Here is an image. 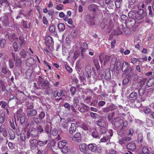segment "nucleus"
Segmentation results:
<instances>
[{"label": "nucleus", "instance_id": "1", "mask_svg": "<svg viewBox=\"0 0 154 154\" xmlns=\"http://www.w3.org/2000/svg\"><path fill=\"white\" fill-rule=\"evenodd\" d=\"M112 123L116 128H119L122 126L120 129L121 131H123L124 129L128 125L127 121L124 122L123 119L119 117L113 118L112 121Z\"/></svg>", "mask_w": 154, "mask_h": 154}, {"label": "nucleus", "instance_id": "2", "mask_svg": "<svg viewBox=\"0 0 154 154\" xmlns=\"http://www.w3.org/2000/svg\"><path fill=\"white\" fill-rule=\"evenodd\" d=\"M33 138H36L39 137V134L38 133L37 130L35 128H32L29 131H27L26 137L27 139H29L30 136Z\"/></svg>", "mask_w": 154, "mask_h": 154}, {"label": "nucleus", "instance_id": "3", "mask_svg": "<svg viewBox=\"0 0 154 154\" xmlns=\"http://www.w3.org/2000/svg\"><path fill=\"white\" fill-rule=\"evenodd\" d=\"M29 141L31 150L32 152L35 151L36 149H38V140L35 139H30L29 140Z\"/></svg>", "mask_w": 154, "mask_h": 154}, {"label": "nucleus", "instance_id": "4", "mask_svg": "<svg viewBox=\"0 0 154 154\" xmlns=\"http://www.w3.org/2000/svg\"><path fill=\"white\" fill-rule=\"evenodd\" d=\"M110 57H111L110 56L100 54L99 55V59L101 64L103 63V64L104 65H105L107 62L109 61Z\"/></svg>", "mask_w": 154, "mask_h": 154}, {"label": "nucleus", "instance_id": "5", "mask_svg": "<svg viewBox=\"0 0 154 154\" xmlns=\"http://www.w3.org/2000/svg\"><path fill=\"white\" fill-rule=\"evenodd\" d=\"M95 18L94 16H92L90 14H87L85 17V20L88 25L93 26L95 24L93 21Z\"/></svg>", "mask_w": 154, "mask_h": 154}, {"label": "nucleus", "instance_id": "6", "mask_svg": "<svg viewBox=\"0 0 154 154\" xmlns=\"http://www.w3.org/2000/svg\"><path fill=\"white\" fill-rule=\"evenodd\" d=\"M45 43L49 47H52L54 45V42L53 38L49 35H47L45 37Z\"/></svg>", "mask_w": 154, "mask_h": 154}, {"label": "nucleus", "instance_id": "7", "mask_svg": "<svg viewBox=\"0 0 154 154\" xmlns=\"http://www.w3.org/2000/svg\"><path fill=\"white\" fill-rule=\"evenodd\" d=\"M19 55L20 56V58L23 59L28 58L30 57V53L24 49L21 50L19 52Z\"/></svg>", "mask_w": 154, "mask_h": 154}, {"label": "nucleus", "instance_id": "8", "mask_svg": "<svg viewBox=\"0 0 154 154\" xmlns=\"http://www.w3.org/2000/svg\"><path fill=\"white\" fill-rule=\"evenodd\" d=\"M56 27L54 25L51 26L49 28V30L51 33L50 35H54V37L58 38V36L57 31H55Z\"/></svg>", "mask_w": 154, "mask_h": 154}, {"label": "nucleus", "instance_id": "9", "mask_svg": "<svg viewBox=\"0 0 154 154\" xmlns=\"http://www.w3.org/2000/svg\"><path fill=\"white\" fill-rule=\"evenodd\" d=\"M80 105L81 106L79 107L78 109L81 112H84L88 111L89 108L88 106L82 103H80Z\"/></svg>", "mask_w": 154, "mask_h": 154}, {"label": "nucleus", "instance_id": "10", "mask_svg": "<svg viewBox=\"0 0 154 154\" xmlns=\"http://www.w3.org/2000/svg\"><path fill=\"white\" fill-rule=\"evenodd\" d=\"M2 74L5 77H10L11 75V72L6 66H3L1 71Z\"/></svg>", "mask_w": 154, "mask_h": 154}, {"label": "nucleus", "instance_id": "11", "mask_svg": "<svg viewBox=\"0 0 154 154\" xmlns=\"http://www.w3.org/2000/svg\"><path fill=\"white\" fill-rule=\"evenodd\" d=\"M73 141L78 143L80 142L81 140V136L80 133L77 132L75 133L72 137Z\"/></svg>", "mask_w": 154, "mask_h": 154}, {"label": "nucleus", "instance_id": "12", "mask_svg": "<svg viewBox=\"0 0 154 154\" xmlns=\"http://www.w3.org/2000/svg\"><path fill=\"white\" fill-rule=\"evenodd\" d=\"M126 26L128 25L129 27L133 28V29L134 30L135 25V19H128V22L125 23Z\"/></svg>", "mask_w": 154, "mask_h": 154}, {"label": "nucleus", "instance_id": "13", "mask_svg": "<svg viewBox=\"0 0 154 154\" xmlns=\"http://www.w3.org/2000/svg\"><path fill=\"white\" fill-rule=\"evenodd\" d=\"M27 59L25 61L26 63V65L29 66H30L34 65L35 63V60L32 58H26Z\"/></svg>", "mask_w": 154, "mask_h": 154}, {"label": "nucleus", "instance_id": "14", "mask_svg": "<svg viewBox=\"0 0 154 154\" xmlns=\"http://www.w3.org/2000/svg\"><path fill=\"white\" fill-rule=\"evenodd\" d=\"M37 113V111L35 109H32L27 111L26 116L29 118L35 116Z\"/></svg>", "mask_w": 154, "mask_h": 154}, {"label": "nucleus", "instance_id": "15", "mask_svg": "<svg viewBox=\"0 0 154 154\" xmlns=\"http://www.w3.org/2000/svg\"><path fill=\"white\" fill-rule=\"evenodd\" d=\"M98 6L97 5H96L92 4L88 6V9L90 11L96 12V10L98 9Z\"/></svg>", "mask_w": 154, "mask_h": 154}, {"label": "nucleus", "instance_id": "16", "mask_svg": "<svg viewBox=\"0 0 154 154\" xmlns=\"http://www.w3.org/2000/svg\"><path fill=\"white\" fill-rule=\"evenodd\" d=\"M104 79L108 81H110L111 79L110 69L109 68L106 69V70Z\"/></svg>", "mask_w": 154, "mask_h": 154}, {"label": "nucleus", "instance_id": "17", "mask_svg": "<svg viewBox=\"0 0 154 154\" xmlns=\"http://www.w3.org/2000/svg\"><path fill=\"white\" fill-rule=\"evenodd\" d=\"M141 6L142 8H143L145 7V5L143 4H142L141 3H140V4H139V6L137 7L138 10L137 11V13L140 15H142L144 12L143 10L141 8Z\"/></svg>", "mask_w": 154, "mask_h": 154}, {"label": "nucleus", "instance_id": "18", "mask_svg": "<svg viewBox=\"0 0 154 154\" xmlns=\"http://www.w3.org/2000/svg\"><path fill=\"white\" fill-rule=\"evenodd\" d=\"M97 125L102 127L105 128L106 127V124L103 118L99 119L96 122Z\"/></svg>", "mask_w": 154, "mask_h": 154}, {"label": "nucleus", "instance_id": "19", "mask_svg": "<svg viewBox=\"0 0 154 154\" xmlns=\"http://www.w3.org/2000/svg\"><path fill=\"white\" fill-rule=\"evenodd\" d=\"M15 62V66L16 67H20L21 64L22 63V59L20 57H19L18 56L16 55V59L15 60H14Z\"/></svg>", "mask_w": 154, "mask_h": 154}, {"label": "nucleus", "instance_id": "20", "mask_svg": "<svg viewBox=\"0 0 154 154\" xmlns=\"http://www.w3.org/2000/svg\"><path fill=\"white\" fill-rule=\"evenodd\" d=\"M1 20L3 24L5 26H7L9 23V20L7 16L5 15L1 19Z\"/></svg>", "mask_w": 154, "mask_h": 154}, {"label": "nucleus", "instance_id": "21", "mask_svg": "<svg viewBox=\"0 0 154 154\" xmlns=\"http://www.w3.org/2000/svg\"><path fill=\"white\" fill-rule=\"evenodd\" d=\"M76 130V127L75 124L71 123V126L69 129V134H72L74 133L75 132Z\"/></svg>", "mask_w": 154, "mask_h": 154}, {"label": "nucleus", "instance_id": "22", "mask_svg": "<svg viewBox=\"0 0 154 154\" xmlns=\"http://www.w3.org/2000/svg\"><path fill=\"white\" fill-rule=\"evenodd\" d=\"M89 149L92 152H94L96 150L97 145L94 143H91L88 145Z\"/></svg>", "mask_w": 154, "mask_h": 154}, {"label": "nucleus", "instance_id": "23", "mask_svg": "<svg viewBox=\"0 0 154 154\" xmlns=\"http://www.w3.org/2000/svg\"><path fill=\"white\" fill-rule=\"evenodd\" d=\"M117 59L116 58H113L112 59L110 65V67L112 71H113L114 70L115 64L116 62Z\"/></svg>", "mask_w": 154, "mask_h": 154}, {"label": "nucleus", "instance_id": "24", "mask_svg": "<svg viewBox=\"0 0 154 154\" xmlns=\"http://www.w3.org/2000/svg\"><path fill=\"white\" fill-rule=\"evenodd\" d=\"M91 72H86L85 75L87 79L89 81V84H92L94 83V82L93 81L91 80Z\"/></svg>", "mask_w": 154, "mask_h": 154}, {"label": "nucleus", "instance_id": "25", "mask_svg": "<svg viewBox=\"0 0 154 154\" xmlns=\"http://www.w3.org/2000/svg\"><path fill=\"white\" fill-rule=\"evenodd\" d=\"M128 63L126 62H124L122 64L121 69L122 72H126L128 68Z\"/></svg>", "mask_w": 154, "mask_h": 154}, {"label": "nucleus", "instance_id": "26", "mask_svg": "<svg viewBox=\"0 0 154 154\" xmlns=\"http://www.w3.org/2000/svg\"><path fill=\"white\" fill-rule=\"evenodd\" d=\"M17 42L19 45V49H21L22 46L25 42L24 38L21 36H20L17 39Z\"/></svg>", "mask_w": 154, "mask_h": 154}, {"label": "nucleus", "instance_id": "27", "mask_svg": "<svg viewBox=\"0 0 154 154\" xmlns=\"http://www.w3.org/2000/svg\"><path fill=\"white\" fill-rule=\"evenodd\" d=\"M129 98L131 103L132 104V106H135V93L133 92L131 93L129 95Z\"/></svg>", "mask_w": 154, "mask_h": 154}, {"label": "nucleus", "instance_id": "28", "mask_svg": "<svg viewBox=\"0 0 154 154\" xmlns=\"http://www.w3.org/2000/svg\"><path fill=\"white\" fill-rule=\"evenodd\" d=\"M6 90L5 83L2 79L0 80V91H4Z\"/></svg>", "mask_w": 154, "mask_h": 154}, {"label": "nucleus", "instance_id": "29", "mask_svg": "<svg viewBox=\"0 0 154 154\" xmlns=\"http://www.w3.org/2000/svg\"><path fill=\"white\" fill-rule=\"evenodd\" d=\"M57 27L59 31L60 32H63L65 29V25L63 23H59Z\"/></svg>", "mask_w": 154, "mask_h": 154}, {"label": "nucleus", "instance_id": "30", "mask_svg": "<svg viewBox=\"0 0 154 154\" xmlns=\"http://www.w3.org/2000/svg\"><path fill=\"white\" fill-rule=\"evenodd\" d=\"M13 47L14 48V51L15 52H17L19 51V50L20 49H19V45L18 44L17 42L15 41L14 42L13 44Z\"/></svg>", "mask_w": 154, "mask_h": 154}, {"label": "nucleus", "instance_id": "31", "mask_svg": "<svg viewBox=\"0 0 154 154\" xmlns=\"http://www.w3.org/2000/svg\"><path fill=\"white\" fill-rule=\"evenodd\" d=\"M60 119L61 120L62 119H63L64 120V121L61 124L62 127L65 129H68V122L66 121V120H65L64 119L61 118Z\"/></svg>", "mask_w": 154, "mask_h": 154}, {"label": "nucleus", "instance_id": "32", "mask_svg": "<svg viewBox=\"0 0 154 154\" xmlns=\"http://www.w3.org/2000/svg\"><path fill=\"white\" fill-rule=\"evenodd\" d=\"M66 141L63 140L62 141H60L58 142V146L59 148L60 149L62 147H63L64 146H66Z\"/></svg>", "mask_w": 154, "mask_h": 154}, {"label": "nucleus", "instance_id": "33", "mask_svg": "<svg viewBox=\"0 0 154 154\" xmlns=\"http://www.w3.org/2000/svg\"><path fill=\"white\" fill-rule=\"evenodd\" d=\"M149 149L147 147H144L143 148L141 152H138V154H148L149 153Z\"/></svg>", "mask_w": 154, "mask_h": 154}, {"label": "nucleus", "instance_id": "34", "mask_svg": "<svg viewBox=\"0 0 154 154\" xmlns=\"http://www.w3.org/2000/svg\"><path fill=\"white\" fill-rule=\"evenodd\" d=\"M79 148L83 152H85L86 150V145L85 143H82L79 146Z\"/></svg>", "mask_w": 154, "mask_h": 154}, {"label": "nucleus", "instance_id": "35", "mask_svg": "<svg viewBox=\"0 0 154 154\" xmlns=\"http://www.w3.org/2000/svg\"><path fill=\"white\" fill-rule=\"evenodd\" d=\"M49 83L47 80H45L43 82L42 84V87L43 89H45L46 88L49 86Z\"/></svg>", "mask_w": 154, "mask_h": 154}, {"label": "nucleus", "instance_id": "36", "mask_svg": "<svg viewBox=\"0 0 154 154\" xmlns=\"http://www.w3.org/2000/svg\"><path fill=\"white\" fill-rule=\"evenodd\" d=\"M154 84V78H152L150 79L147 82L146 85L148 87L152 86Z\"/></svg>", "mask_w": 154, "mask_h": 154}, {"label": "nucleus", "instance_id": "37", "mask_svg": "<svg viewBox=\"0 0 154 154\" xmlns=\"http://www.w3.org/2000/svg\"><path fill=\"white\" fill-rule=\"evenodd\" d=\"M100 134L96 131H95L92 132V136L93 137L96 139L100 138Z\"/></svg>", "mask_w": 154, "mask_h": 154}, {"label": "nucleus", "instance_id": "38", "mask_svg": "<svg viewBox=\"0 0 154 154\" xmlns=\"http://www.w3.org/2000/svg\"><path fill=\"white\" fill-rule=\"evenodd\" d=\"M23 22V27L26 29H29L30 28V23H28L27 21H22Z\"/></svg>", "mask_w": 154, "mask_h": 154}, {"label": "nucleus", "instance_id": "39", "mask_svg": "<svg viewBox=\"0 0 154 154\" xmlns=\"http://www.w3.org/2000/svg\"><path fill=\"white\" fill-rule=\"evenodd\" d=\"M93 62L97 69V70H99L100 68V67L99 64L98 60L97 59H94Z\"/></svg>", "mask_w": 154, "mask_h": 154}, {"label": "nucleus", "instance_id": "40", "mask_svg": "<svg viewBox=\"0 0 154 154\" xmlns=\"http://www.w3.org/2000/svg\"><path fill=\"white\" fill-rule=\"evenodd\" d=\"M11 139L13 140L15 137V133L13 130L11 131L9 133Z\"/></svg>", "mask_w": 154, "mask_h": 154}, {"label": "nucleus", "instance_id": "41", "mask_svg": "<svg viewBox=\"0 0 154 154\" xmlns=\"http://www.w3.org/2000/svg\"><path fill=\"white\" fill-rule=\"evenodd\" d=\"M36 128L37 130V131H38V133L39 134L44 132V130L43 128L41 125H39L37 126Z\"/></svg>", "mask_w": 154, "mask_h": 154}, {"label": "nucleus", "instance_id": "42", "mask_svg": "<svg viewBox=\"0 0 154 154\" xmlns=\"http://www.w3.org/2000/svg\"><path fill=\"white\" fill-rule=\"evenodd\" d=\"M60 149L63 153H66L68 152L69 147L67 146H64Z\"/></svg>", "mask_w": 154, "mask_h": 154}, {"label": "nucleus", "instance_id": "43", "mask_svg": "<svg viewBox=\"0 0 154 154\" xmlns=\"http://www.w3.org/2000/svg\"><path fill=\"white\" fill-rule=\"evenodd\" d=\"M48 142V140H46L45 141H42L39 140L38 141V145L41 146H43L45 145Z\"/></svg>", "mask_w": 154, "mask_h": 154}, {"label": "nucleus", "instance_id": "44", "mask_svg": "<svg viewBox=\"0 0 154 154\" xmlns=\"http://www.w3.org/2000/svg\"><path fill=\"white\" fill-rule=\"evenodd\" d=\"M145 87H143V86H142L138 90L139 93L140 95H143L145 92Z\"/></svg>", "mask_w": 154, "mask_h": 154}, {"label": "nucleus", "instance_id": "45", "mask_svg": "<svg viewBox=\"0 0 154 154\" xmlns=\"http://www.w3.org/2000/svg\"><path fill=\"white\" fill-rule=\"evenodd\" d=\"M127 140V138L125 137H123L122 139L119 140V143L122 145L125 143L126 141Z\"/></svg>", "mask_w": 154, "mask_h": 154}, {"label": "nucleus", "instance_id": "46", "mask_svg": "<svg viewBox=\"0 0 154 154\" xmlns=\"http://www.w3.org/2000/svg\"><path fill=\"white\" fill-rule=\"evenodd\" d=\"M76 88L74 86H72L70 88V91L71 92V95L73 96L76 93Z\"/></svg>", "mask_w": 154, "mask_h": 154}, {"label": "nucleus", "instance_id": "47", "mask_svg": "<svg viewBox=\"0 0 154 154\" xmlns=\"http://www.w3.org/2000/svg\"><path fill=\"white\" fill-rule=\"evenodd\" d=\"M6 44V41L5 39H0V45L2 48H3Z\"/></svg>", "mask_w": 154, "mask_h": 154}, {"label": "nucleus", "instance_id": "48", "mask_svg": "<svg viewBox=\"0 0 154 154\" xmlns=\"http://www.w3.org/2000/svg\"><path fill=\"white\" fill-rule=\"evenodd\" d=\"M128 16L129 19H134L135 13L133 11H130L128 13Z\"/></svg>", "mask_w": 154, "mask_h": 154}, {"label": "nucleus", "instance_id": "49", "mask_svg": "<svg viewBox=\"0 0 154 154\" xmlns=\"http://www.w3.org/2000/svg\"><path fill=\"white\" fill-rule=\"evenodd\" d=\"M114 33L115 35H119L121 34L122 33V30L120 29L118 27L115 30Z\"/></svg>", "mask_w": 154, "mask_h": 154}, {"label": "nucleus", "instance_id": "50", "mask_svg": "<svg viewBox=\"0 0 154 154\" xmlns=\"http://www.w3.org/2000/svg\"><path fill=\"white\" fill-rule=\"evenodd\" d=\"M115 3L116 8L120 7V5L122 2V0H115Z\"/></svg>", "mask_w": 154, "mask_h": 154}, {"label": "nucleus", "instance_id": "51", "mask_svg": "<svg viewBox=\"0 0 154 154\" xmlns=\"http://www.w3.org/2000/svg\"><path fill=\"white\" fill-rule=\"evenodd\" d=\"M50 133L54 136H56L57 134V131L55 129H54L53 130L51 129Z\"/></svg>", "mask_w": 154, "mask_h": 154}, {"label": "nucleus", "instance_id": "52", "mask_svg": "<svg viewBox=\"0 0 154 154\" xmlns=\"http://www.w3.org/2000/svg\"><path fill=\"white\" fill-rule=\"evenodd\" d=\"M51 92L53 94V97L54 98H55L57 96H58V97H60V95L59 92H57V91H56L54 92L52 91Z\"/></svg>", "mask_w": 154, "mask_h": 154}, {"label": "nucleus", "instance_id": "53", "mask_svg": "<svg viewBox=\"0 0 154 154\" xmlns=\"http://www.w3.org/2000/svg\"><path fill=\"white\" fill-rule=\"evenodd\" d=\"M114 112H113L112 113V114H108V116H107V118L108 120L109 121V122L112 121V119L113 116H114Z\"/></svg>", "mask_w": 154, "mask_h": 154}, {"label": "nucleus", "instance_id": "54", "mask_svg": "<svg viewBox=\"0 0 154 154\" xmlns=\"http://www.w3.org/2000/svg\"><path fill=\"white\" fill-rule=\"evenodd\" d=\"M134 146L135 144H133L131 143H129L127 144V147H128V148L129 149L132 150H134L135 149V148L134 147V146Z\"/></svg>", "mask_w": 154, "mask_h": 154}, {"label": "nucleus", "instance_id": "55", "mask_svg": "<svg viewBox=\"0 0 154 154\" xmlns=\"http://www.w3.org/2000/svg\"><path fill=\"white\" fill-rule=\"evenodd\" d=\"M143 109L145 113H148L151 112L150 109L146 107H143Z\"/></svg>", "mask_w": 154, "mask_h": 154}, {"label": "nucleus", "instance_id": "56", "mask_svg": "<svg viewBox=\"0 0 154 154\" xmlns=\"http://www.w3.org/2000/svg\"><path fill=\"white\" fill-rule=\"evenodd\" d=\"M45 116V112L43 111H41L40 114L38 115V116L40 120L43 119Z\"/></svg>", "mask_w": 154, "mask_h": 154}, {"label": "nucleus", "instance_id": "57", "mask_svg": "<svg viewBox=\"0 0 154 154\" xmlns=\"http://www.w3.org/2000/svg\"><path fill=\"white\" fill-rule=\"evenodd\" d=\"M71 35L72 37L73 38L77 36V32L75 30H73L72 31Z\"/></svg>", "mask_w": 154, "mask_h": 154}, {"label": "nucleus", "instance_id": "58", "mask_svg": "<svg viewBox=\"0 0 154 154\" xmlns=\"http://www.w3.org/2000/svg\"><path fill=\"white\" fill-rule=\"evenodd\" d=\"M8 65L10 69H12L14 67V63L10 59L9 60Z\"/></svg>", "mask_w": 154, "mask_h": 154}, {"label": "nucleus", "instance_id": "59", "mask_svg": "<svg viewBox=\"0 0 154 154\" xmlns=\"http://www.w3.org/2000/svg\"><path fill=\"white\" fill-rule=\"evenodd\" d=\"M147 81V79L146 78L143 79L142 80H141L139 83L140 85L141 86V87L143 86V87H144V85Z\"/></svg>", "mask_w": 154, "mask_h": 154}, {"label": "nucleus", "instance_id": "60", "mask_svg": "<svg viewBox=\"0 0 154 154\" xmlns=\"http://www.w3.org/2000/svg\"><path fill=\"white\" fill-rule=\"evenodd\" d=\"M64 106L67 109L69 110H70V107L71 106L69 103L67 102H65L64 103Z\"/></svg>", "mask_w": 154, "mask_h": 154}, {"label": "nucleus", "instance_id": "61", "mask_svg": "<svg viewBox=\"0 0 154 154\" xmlns=\"http://www.w3.org/2000/svg\"><path fill=\"white\" fill-rule=\"evenodd\" d=\"M85 69L86 72H91V68L90 64L88 63L86 64Z\"/></svg>", "mask_w": 154, "mask_h": 154}, {"label": "nucleus", "instance_id": "62", "mask_svg": "<svg viewBox=\"0 0 154 154\" xmlns=\"http://www.w3.org/2000/svg\"><path fill=\"white\" fill-rule=\"evenodd\" d=\"M121 63L119 61H118L116 62V69L117 71H119L121 69Z\"/></svg>", "mask_w": 154, "mask_h": 154}, {"label": "nucleus", "instance_id": "63", "mask_svg": "<svg viewBox=\"0 0 154 154\" xmlns=\"http://www.w3.org/2000/svg\"><path fill=\"white\" fill-rule=\"evenodd\" d=\"M81 127L85 131L88 130V127L87 125L84 123H82L81 125Z\"/></svg>", "mask_w": 154, "mask_h": 154}, {"label": "nucleus", "instance_id": "64", "mask_svg": "<svg viewBox=\"0 0 154 154\" xmlns=\"http://www.w3.org/2000/svg\"><path fill=\"white\" fill-rule=\"evenodd\" d=\"M110 110V108L109 106L103 108L102 109V111L104 113H106L109 112Z\"/></svg>", "mask_w": 154, "mask_h": 154}]
</instances>
